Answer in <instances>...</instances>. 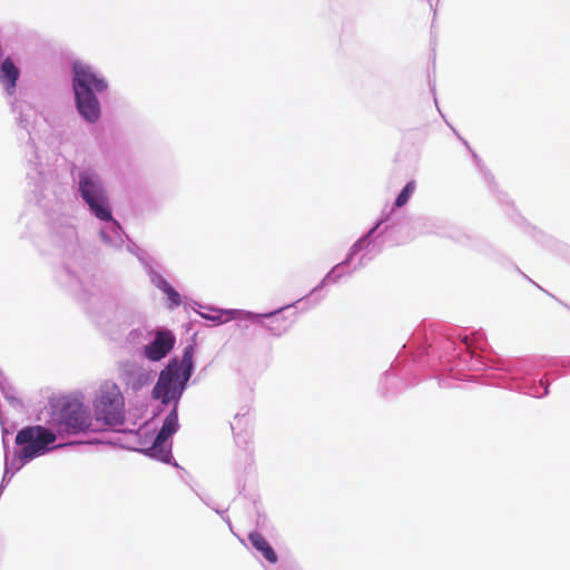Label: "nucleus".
<instances>
[{
	"instance_id": "20e7f679",
	"label": "nucleus",
	"mask_w": 570,
	"mask_h": 570,
	"mask_svg": "<svg viewBox=\"0 0 570 570\" xmlns=\"http://www.w3.org/2000/svg\"><path fill=\"white\" fill-rule=\"evenodd\" d=\"M56 440V434L41 425L23 428L16 436V444L20 448L17 456L28 462L45 454Z\"/></svg>"
},
{
	"instance_id": "1a4fd4ad",
	"label": "nucleus",
	"mask_w": 570,
	"mask_h": 570,
	"mask_svg": "<svg viewBox=\"0 0 570 570\" xmlns=\"http://www.w3.org/2000/svg\"><path fill=\"white\" fill-rule=\"evenodd\" d=\"M248 540L253 548L261 552L267 562L272 564L277 562L278 557L276 552L274 551L269 542L263 537V534L256 531L250 532L248 534Z\"/></svg>"
},
{
	"instance_id": "9b49d317",
	"label": "nucleus",
	"mask_w": 570,
	"mask_h": 570,
	"mask_svg": "<svg viewBox=\"0 0 570 570\" xmlns=\"http://www.w3.org/2000/svg\"><path fill=\"white\" fill-rule=\"evenodd\" d=\"M156 285L167 295V298L169 299L171 306L180 305V295L171 287V285L166 279L159 278Z\"/></svg>"
},
{
	"instance_id": "6e6552de",
	"label": "nucleus",
	"mask_w": 570,
	"mask_h": 570,
	"mask_svg": "<svg viewBox=\"0 0 570 570\" xmlns=\"http://www.w3.org/2000/svg\"><path fill=\"white\" fill-rule=\"evenodd\" d=\"M174 343L170 332H158L155 340L145 347V355L151 361H159L174 347Z\"/></svg>"
},
{
	"instance_id": "0eeeda50",
	"label": "nucleus",
	"mask_w": 570,
	"mask_h": 570,
	"mask_svg": "<svg viewBox=\"0 0 570 570\" xmlns=\"http://www.w3.org/2000/svg\"><path fill=\"white\" fill-rule=\"evenodd\" d=\"M177 429L178 413L177 407H174L166 416L160 431L156 435L151 446L148 449L150 455L165 462L168 461L171 452L170 443L168 440L177 431Z\"/></svg>"
},
{
	"instance_id": "f257e3e1",
	"label": "nucleus",
	"mask_w": 570,
	"mask_h": 570,
	"mask_svg": "<svg viewBox=\"0 0 570 570\" xmlns=\"http://www.w3.org/2000/svg\"><path fill=\"white\" fill-rule=\"evenodd\" d=\"M72 71L77 108L86 120L95 122L100 116V105L96 95L106 91L108 82L91 66L82 62H75Z\"/></svg>"
},
{
	"instance_id": "f03ea898",
	"label": "nucleus",
	"mask_w": 570,
	"mask_h": 570,
	"mask_svg": "<svg viewBox=\"0 0 570 570\" xmlns=\"http://www.w3.org/2000/svg\"><path fill=\"white\" fill-rule=\"evenodd\" d=\"M194 353V346L187 345L184 348L181 360L170 361L166 368L160 372L153 390L155 399L161 400L163 404H168L180 397L185 384L191 375Z\"/></svg>"
},
{
	"instance_id": "39448f33",
	"label": "nucleus",
	"mask_w": 570,
	"mask_h": 570,
	"mask_svg": "<svg viewBox=\"0 0 570 570\" xmlns=\"http://www.w3.org/2000/svg\"><path fill=\"white\" fill-rule=\"evenodd\" d=\"M91 423V415L81 402L71 400L63 404L59 415V425L63 431L85 432L90 429Z\"/></svg>"
},
{
	"instance_id": "f8f14e48",
	"label": "nucleus",
	"mask_w": 570,
	"mask_h": 570,
	"mask_svg": "<svg viewBox=\"0 0 570 570\" xmlns=\"http://www.w3.org/2000/svg\"><path fill=\"white\" fill-rule=\"evenodd\" d=\"M414 190H415V183L414 181L407 183L405 185V187L401 190L399 196L396 197L395 206L403 207L409 202V199L411 198Z\"/></svg>"
},
{
	"instance_id": "7ed1b4c3",
	"label": "nucleus",
	"mask_w": 570,
	"mask_h": 570,
	"mask_svg": "<svg viewBox=\"0 0 570 570\" xmlns=\"http://www.w3.org/2000/svg\"><path fill=\"white\" fill-rule=\"evenodd\" d=\"M95 419L105 425L116 426L125 422V400L119 386L104 382L92 401Z\"/></svg>"
},
{
	"instance_id": "9d476101",
	"label": "nucleus",
	"mask_w": 570,
	"mask_h": 570,
	"mask_svg": "<svg viewBox=\"0 0 570 570\" xmlns=\"http://www.w3.org/2000/svg\"><path fill=\"white\" fill-rule=\"evenodd\" d=\"M19 77V70L10 58H7L0 69V81L7 87L8 91H11L16 87L17 79Z\"/></svg>"
},
{
	"instance_id": "423d86ee",
	"label": "nucleus",
	"mask_w": 570,
	"mask_h": 570,
	"mask_svg": "<svg viewBox=\"0 0 570 570\" xmlns=\"http://www.w3.org/2000/svg\"><path fill=\"white\" fill-rule=\"evenodd\" d=\"M80 193L82 198L89 205L95 215L104 220H111L112 216L110 210L105 205V196L100 186L88 175L80 178Z\"/></svg>"
},
{
	"instance_id": "ddd939ff",
	"label": "nucleus",
	"mask_w": 570,
	"mask_h": 570,
	"mask_svg": "<svg viewBox=\"0 0 570 570\" xmlns=\"http://www.w3.org/2000/svg\"><path fill=\"white\" fill-rule=\"evenodd\" d=\"M236 426L233 428L235 432V436L239 438L242 435V426L248 423V419L246 415H236L235 416Z\"/></svg>"
}]
</instances>
